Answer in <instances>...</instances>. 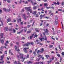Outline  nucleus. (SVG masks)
<instances>
[{
	"mask_svg": "<svg viewBox=\"0 0 64 64\" xmlns=\"http://www.w3.org/2000/svg\"><path fill=\"white\" fill-rule=\"evenodd\" d=\"M41 50H42L40 51V53H42L44 51V48H42L41 49Z\"/></svg>",
	"mask_w": 64,
	"mask_h": 64,
	"instance_id": "obj_16",
	"label": "nucleus"
},
{
	"mask_svg": "<svg viewBox=\"0 0 64 64\" xmlns=\"http://www.w3.org/2000/svg\"><path fill=\"white\" fill-rule=\"evenodd\" d=\"M60 62H61L62 61V58L61 57H60Z\"/></svg>",
	"mask_w": 64,
	"mask_h": 64,
	"instance_id": "obj_50",
	"label": "nucleus"
},
{
	"mask_svg": "<svg viewBox=\"0 0 64 64\" xmlns=\"http://www.w3.org/2000/svg\"><path fill=\"white\" fill-rule=\"evenodd\" d=\"M8 7L9 8H11V5H10L8 6Z\"/></svg>",
	"mask_w": 64,
	"mask_h": 64,
	"instance_id": "obj_52",
	"label": "nucleus"
},
{
	"mask_svg": "<svg viewBox=\"0 0 64 64\" xmlns=\"http://www.w3.org/2000/svg\"><path fill=\"white\" fill-rule=\"evenodd\" d=\"M45 56L46 57L47 59H48V57H50V56H49V55H46Z\"/></svg>",
	"mask_w": 64,
	"mask_h": 64,
	"instance_id": "obj_21",
	"label": "nucleus"
},
{
	"mask_svg": "<svg viewBox=\"0 0 64 64\" xmlns=\"http://www.w3.org/2000/svg\"><path fill=\"white\" fill-rule=\"evenodd\" d=\"M29 49V48H24V52H25L26 53H28V51H27V50L26 49Z\"/></svg>",
	"mask_w": 64,
	"mask_h": 64,
	"instance_id": "obj_5",
	"label": "nucleus"
},
{
	"mask_svg": "<svg viewBox=\"0 0 64 64\" xmlns=\"http://www.w3.org/2000/svg\"><path fill=\"white\" fill-rule=\"evenodd\" d=\"M29 43V45L30 44L31 45H33V44H34V42H30Z\"/></svg>",
	"mask_w": 64,
	"mask_h": 64,
	"instance_id": "obj_24",
	"label": "nucleus"
},
{
	"mask_svg": "<svg viewBox=\"0 0 64 64\" xmlns=\"http://www.w3.org/2000/svg\"><path fill=\"white\" fill-rule=\"evenodd\" d=\"M28 11H29L30 13H32V10H31V9H30Z\"/></svg>",
	"mask_w": 64,
	"mask_h": 64,
	"instance_id": "obj_22",
	"label": "nucleus"
},
{
	"mask_svg": "<svg viewBox=\"0 0 64 64\" xmlns=\"http://www.w3.org/2000/svg\"><path fill=\"white\" fill-rule=\"evenodd\" d=\"M39 39L40 40H41L40 41L42 42V38H39Z\"/></svg>",
	"mask_w": 64,
	"mask_h": 64,
	"instance_id": "obj_29",
	"label": "nucleus"
},
{
	"mask_svg": "<svg viewBox=\"0 0 64 64\" xmlns=\"http://www.w3.org/2000/svg\"><path fill=\"white\" fill-rule=\"evenodd\" d=\"M38 57H40V58H41L42 57V56L41 55H39L38 56Z\"/></svg>",
	"mask_w": 64,
	"mask_h": 64,
	"instance_id": "obj_31",
	"label": "nucleus"
},
{
	"mask_svg": "<svg viewBox=\"0 0 64 64\" xmlns=\"http://www.w3.org/2000/svg\"><path fill=\"white\" fill-rule=\"evenodd\" d=\"M35 30L36 32H39L40 31L38 28H36L35 29Z\"/></svg>",
	"mask_w": 64,
	"mask_h": 64,
	"instance_id": "obj_10",
	"label": "nucleus"
},
{
	"mask_svg": "<svg viewBox=\"0 0 64 64\" xmlns=\"http://www.w3.org/2000/svg\"><path fill=\"white\" fill-rule=\"evenodd\" d=\"M17 48V47L16 46H15V49L16 50Z\"/></svg>",
	"mask_w": 64,
	"mask_h": 64,
	"instance_id": "obj_41",
	"label": "nucleus"
},
{
	"mask_svg": "<svg viewBox=\"0 0 64 64\" xmlns=\"http://www.w3.org/2000/svg\"><path fill=\"white\" fill-rule=\"evenodd\" d=\"M13 31L14 33H15V32H16V31L15 30V29H13Z\"/></svg>",
	"mask_w": 64,
	"mask_h": 64,
	"instance_id": "obj_45",
	"label": "nucleus"
},
{
	"mask_svg": "<svg viewBox=\"0 0 64 64\" xmlns=\"http://www.w3.org/2000/svg\"><path fill=\"white\" fill-rule=\"evenodd\" d=\"M37 6H34L33 7V9L34 10H36V9Z\"/></svg>",
	"mask_w": 64,
	"mask_h": 64,
	"instance_id": "obj_11",
	"label": "nucleus"
},
{
	"mask_svg": "<svg viewBox=\"0 0 64 64\" xmlns=\"http://www.w3.org/2000/svg\"><path fill=\"white\" fill-rule=\"evenodd\" d=\"M36 42L38 43L37 44H40V42H39V40H36Z\"/></svg>",
	"mask_w": 64,
	"mask_h": 64,
	"instance_id": "obj_17",
	"label": "nucleus"
},
{
	"mask_svg": "<svg viewBox=\"0 0 64 64\" xmlns=\"http://www.w3.org/2000/svg\"><path fill=\"white\" fill-rule=\"evenodd\" d=\"M46 31H45L46 33H48V30H47V28H46Z\"/></svg>",
	"mask_w": 64,
	"mask_h": 64,
	"instance_id": "obj_34",
	"label": "nucleus"
},
{
	"mask_svg": "<svg viewBox=\"0 0 64 64\" xmlns=\"http://www.w3.org/2000/svg\"><path fill=\"white\" fill-rule=\"evenodd\" d=\"M53 47V46L52 45H50V48H52Z\"/></svg>",
	"mask_w": 64,
	"mask_h": 64,
	"instance_id": "obj_37",
	"label": "nucleus"
},
{
	"mask_svg": "<svg viewBox=\"0 0 64 64\" xmlns=\"http://www.w3.org/2000/svg\"><path fill=\"white\" fill-rule=\"evenodd\" d=\"M2 10H1L0 9V14H1L2 13Z\"/></svg>",
	"mask_w": 64,
	"mask_h": 64,
	"instance_id": "obj_46",
	"label": "nucleus"
},
{
	"mask_svg": "<svg viewBox=\"0 0 64 64\" xmlns=\"http://www.w3.org/2000/svg\"><path fill=\"white\" fill-rule=\"evenodd\" d=\"M45 16V14H44L43 15L41 14L40 16V19H42V18H43V17H44Z\"/></svg>",
	"mask_w": 64,
	"mask_h": 64,
	"instance_id": "obj_4",
	"label": "nucleus"
},
{
	"mask_svg": "<svg viewBox=\"0 0 64 64\" xmlns=\"http://www.w3.org/2000/svg\"><path fill=\"white\" fill-rule=\"evenodd\" d=\"M24 3L26 4H28V2H24Z\"/></svg>",
	"mask_w": 64,
	"mask_h": 64,
	"instance_id": "obj_54",
	"label": "nucleus"
},
{
	"mask_svg": "<svg viewBox=\"0 0 64 64\" xmlns=\"http://www.w3.org/2000/svg\"><path fill=\"white\" fill-rule=\"evenodd\" d=\"M30 27H31V25H27V28H29Z\"/></svg>",
	"mask_w": 64,
	"mask_h": 64,
	"instance_id": "obj_30",
	"label": "nucleus"
},
{
	"mask_svg": "<svg viewBox=\"0 0 64 64\" xmlns=\"http://www.w3.org/2000/svg\"><path fill=\"white\" fill-rule=\"evenodd\" d=\"M38 37V35L35 34L34 36V38H35V37Z\"/></svg>",
	"mask_w": 64,
	"mask_h": 64,
	"instance_id": "obj_26",
	"label": "nucleus"
},
{
	"mask_svg": "<svg viewBox=\"0 0 64 64\" xmlns=\"http://www.w3.org/2000/svg\"><path fill=\"white\" fill-rule=\"evenodd\" d=\"M44 18H46V19H49V17L47 16L44 17Z\"/></svg>",
	"mask_w": 64,
	"mask_h": 64,
	"instance_id": "obj_44",
	"label": "nucleus"
},
{
	"mask_svg": "<svg viewBox=\"0 0 64 64\" xmlns=\"http://www.w3.org/2000/svg\"><path fill=\"white\" fill-rule=\"evenodd\" d=\"M21 12H24V9H22V10L21 11Z\"/></svg>",
	"mask_w": 64,
	"mask_h": 64,
	"instance_id": "obj_63",
	"label": "nucleus"
},
{
	"mask_svg": "<svg viewBox=\"0 0 64 64\" xmlns=\"http://www.w3.org/2000/svg\"><path fill=\"white\" fill-rule=\"evenodd\" d=\"M40 64H44L43 63V62H40Z\"/></svg>",
	"mask_w": 64,
	"mask_h": 64,
	"instance_id": "obj_38",
	"label": "nucleus"
},
{
	"mask_svg": "<svg viewBox=\"0 0 64 64\" xmlns=\"http://www.w3.org/2000/svg\"><path fill=\"white\" fill-rule=\"evenodd\" d=\"M4 11H5V12L7 11V10H6V8H4Z\"/></svg>",
	"mask_w": 64,
	"mask_h": 64,
	"instance_id": "obj_58",
	"label": "nucleus"
},
{
	"mask_svg": "<svg viewBox=\"0 0 64 64\" xmlns=\"http://www.w3.org/2000/svg\"><path fill=\"white\" fill-rule=\"evenodd\" d=\"M44 6H47V3L44 4Z\"/></svg>",
	"mask_w": 64,
	"mask_h": 64,
	"instance_id": "obj_42",
	"label": "nucleus"
},
{
	"mask_svg": "<svg viewBox=\"0 0 64 64\" xmlns=\"http://www.w3.org/2000/svg\"><path fill=\"white\" fill-rule=\"evenodd\" d=\"M31 30H28L27 32V33H28V34H29V33H31Z\"/></svg>",
	"mask_w": 64,
	"mask_h": 64,
	"instance_id": "obj_27",
	"label": "nucleus"
},
{
	"mask_svg": "<svg viewBox=\"0 0 64 64\" xmlns=\"http://www.w3.org/2000/svg\"><path fill=\"white\" fill-rule=\"evenodd\" d=\"M23 22H20V24H21V25H23Z\"/></svg>",
	"mask_w": 64,
	"mask_h": 64,
	"instance_id": "obj_43",
	"label": "nucleus"
},
{
	"mask_svg": "<svg viewBox=\"0 0 64 64\" xmlns=\"http://www.w3.org/2000/svg\"><path fill=\"white\" fill-rule=\"evenodd\" d=\"M62 56H63L64 55V52H62Z\"/></svg>",
	"mask_w": 64,
	"mask_h": 64,
	"instance_id": "obj_59",
	"label": "nucleus"
},
{
	"mask_svg": "<svg viewBox=\"0 0 64 64\" xmlns=\"http://www.w3.org/2000/svg\"><path fill=\"white\" fill-rule=\"evenodd\" d=\"M5 30L6 31H8V28L6 27L5 28Z\"/></svg>",
	"mask_w": 64,
	"mask_h": 64,
	"instance_id": "obj_25",
	"label": "nucleus"
},
{
	"mask_svg": "<svg viewBox=\"0 0 64 64\" xmlns=\"http://www.w3.org/2000/svg\"><path fill=\"white\" fill-rule=\"evenodd\" d=\"M16 44H17V45H19V43L18 42H16Z\"/></svg>",
	"mask_w": 64,
	"mask_h": 64,
	"instance_id": "obj_56",
	"label": "nucleus"
},
{
	"mask_svg": "<svg viewBox=\"0 0 64 64\" xmlns=\"http://www.w3.org/2000/svg\"><path fill=\"white\" fill-rule=\"evenodd\" d=\"M17 21L18 23H19L20 22H21V18H20L19 19L18 18L17 19Z\"/></svg>",
	"mask_w": 64,
	"mask_h": 64,
	"instance_id": "obj_6",
	"label": "nucleus"
},
{
	"mask_svg": "<svg viewBox=\"0 0 64 64\" xmlns=\"http://www.w3.org/2000/svg\"><path fill=\"white\" fill-rule=\"evenodd\" d=\"M29 42H28L26 44H24L23 45V46H29Z\"/></svg>",
	"mask_w": 64,
	"mask_h": 64,
	"instance_id": "obj_3",
	"label": "nucleus"
},
{
	"mask_svg": "<svg viewBox=\"0 0 64 64\" xmlns=\"http://www.w3.org/2000/svg\"><path fill=\"white\" fill-rule=\"evenodd\" d=\"M6 11H7L8 12H9V11H10V9H8L6 10Z\"/></svg>",
	"mask_w": 64,
	"mask_h": 64,
	"instance_id": "obj_40",
	"label": "nucleus"
},
{
	"mask_svg": "<svg viewBox=\"0 0 64 64\" xmlns=\"http://www.w3.org/2000/svg\"><path fill=\"white\" fill-rule=\"evenodd\" d=\"M29 54H28L26 56V57L27 58H29Z\"/></svg>",
	"mask_w": 64,
	"mask_h": 64,
	"instance_id": "obj_35",
	"label": "nucleus"
},
{
	"mask_svg": "<svg viewBox=\"0 0 64 64\" xmlns=\"http://www.w3.org/2000/svg\"><path fill=\"white\" fill-rule=\"evenodd\" d=\"M51 8L50 7H48V6H46V8L47 9H49V8Z\"/></svg>",
	"mask_w": 64,
	"mask_h": 64,
	"instance_id": "obj_39",
	"label": "nucleus"
},
{
	"mask_svg": "<svg viewBox=\"0 0 64 64\" xmlns=\"http://www.w3.org/2000/svg\"><path fill=\"white\" fill-rule=\"evenodd\" d=\"M55 21H58V17L57 16H56L55 18Z\"/></svg>",
	"mask_w": 64,
	"mask_h": 64,
	"instance_id": "obj_18",
	"label": "nucleus"
},
{
	"mask_svg": "<svg viewBox=\"0 0 64 64\" xmlns=\"http://www.w3.org/2000/svg\"><path fill=\"white\" fill-rule=\"evenodd\" d=\"M34 55H36V52H33Z\"/></svg>",
	"mask_w": 64,
	"mask_h": 64,
	"instance_id": "obj_61",
	"label": "nucleus"
},
{
	"mask_svg": "<svg viewBox=\"0 0 64 64\" xmlns=\"http://www.w3.org/2000/svg\"><path fill=\"white\" fill-rule=\"evenodd\" d=\"M24 31L25 32H26L27 30V28L25 27H24Z\"/></svg>",
	"mask_w": 64,
	"mask_h": 64,
	"instance_id": "obj_12",
	"label": "nucleus"
},
{
	"mask_svg": "<svg viewBox=\"0 0 64 64\" xmlns=\"http://www.w3.org/2000/svg\"><path fill=\"white\" fill-rule=\"evenodd\" d=\"M39 63H40V62H36V64H39Z\"/></svg>",
	"mask_w": 64,
	"mask_h": 64,
	"instance_id": "obj_64",
	"label": "nucleus"
},
{
	"mask_svg": "<svg viewBox=\"0 0 64 64\" xmlns=\"http://www.w3.org/2000/svg\"><path fill=\"white\" fill-rule=\"evenodd\" d=\"M54 25H57V24H58V21L56 20V21L55 20V21L54 22Z\"/></svg>",
	"mask_w": 64,
	"mask_h": 64,
	"instance_id": "obj_8",
	"label": "nucleus"
},
{
	"mask_svg": "<svg viewBox=\"0 0 64 64\" xmlns=\"http://www.w3.org/2000/svg\"><path fill=\"white\" fill-rule=\"evenodd\" d=\"M4 45L5 46H8V45H7V44H6V43H5Z\"/></svg>",
	"mask_w": 64,
	"mask_h": 64,
	"instance_id": "obj_57",
	"label": "nucleus"
},
{
	"mask_svg": "<svg viewBox=\"0 0 64 64\" xmlns=\"http://www.w3.org/2000/svg\"><path fill=\"white\" fill-rule=\"evenodd\" d=\"M36 13H37V12L36 11H34L33 13H32V14H34L35 15L36 14Z\"/></svg>",
	"mask_w": 64,
	"mask_h": 64,
	"instance_id": "obj_13",
	"label": "nucleus"
},
{
	"mask_svg": "<svg viewBox=\"0 0 64 64\" xmlns=\"http://www.w3.org/2000/svg\"><path fill=\"white\" fill-rule=\"evenodd\" d=\"M28 64H33V62H32L31 61H30L28 62Z\"/></svg>",
	"mask_w": 64,
	"mask_h": 64,
	"instance_id": "obj_15",
	"label": "nucleus"
},
{
	"mask_svg": "<svg viewBox=\"0 0 64 64\" xmlns=\"http://www.w3.org/2000/svg\"><path fill=\"white\" fill-rule=\"evenodd\" d=\"M54 4L55 5H57V4L56 3V2H53Z\"/></svg>",
	"mask_w": 64,
	"mask_h": 64,
	"instance_id": "obj_60",
	"label": "nucleus"
},
{
	"mask_svg": "<svg viewBox=\"0 0 64 64\" xmlns=\"http://www.w3.org/2000/svg\"><path fill=\"white\" fill-rule=\"evenodd\" d=\"M60 30H58L57 31V33H60Z\"/></svg>",
	"mask_w": 64,
	"mask_h": 64,
	"instance_id": "obj_55",
	"label": "nucleus"
},
{
	"mask_svg": "<svg viewBox=\"0 0 64 64\" xmlns=\"http://www.w3.org/2000/svg\"><path fill=\"white\" fill-rule=\"evenodd\" d=\"M4 57V56L2 55L1 56V59H0V61H1V60H2V61L4 62L3 60V58Z\"/></svg>",
	"mask_w": 64,
	"mask_h": 64,
	"instance_id": "obj_7",
	"label": "nucleus"
},
{
	"mask_svg": "<svg viewBox=\"0 0 64 64\" xmlns=\"http://www.w3.org/2000/svg\"><path fill=\"white\" fill-rule=\"evenodd\" d=\"M33 58H34V57H32L31 58H30L31 60H33Z\"/></svg>",
	"mask_w": 64,
	"mask_h": 64,
	"instance_id": "obj_53",
	"label": "nucleus"
},
{
	"mask_svg": "<svg viewBox=\"0 0 64 64\" xmlns=\"http://www.w3.org/2000/svg\"><path fill=\"white\" fill-rule=\"evenodd\" d=\"M4 54H7V50L5 51V52H4Z\"/></svg>",
	"mask_w": 64,
	"mask_h": 64,
	"instance_id": "obj_36",
	"label": "nucleus"
},
{
	"mask_svg": "<svg viewBox=\"0 0 64 64\" xmlns=\"http://www.w3.org/2000/svg\"><path fill=\"white\" fill-rule=\"evenodd\" d=\"M38 17V14H36V17Z\"/></svg>",
	"mask_w": 64,
	"mask_h": 64,
	"instance_id": "obj_62",
	"label": "nucleus"
},
{
	"mask_svg": "<svg viewBox=\"0 0 64 64\" xmlns=\"http://www.w3.org/2000/svg\"><path fill=\"white\" fill-rule=\"evenodd\" d=\"M7 2L8 3H10V0H7Z\"/></svg>",
	"mask_w": 64,
	"mask_h": 64,
	"instance_id": "obj_51",
	"label": "nucleus"
},
{
	"mask_svg": "<svg viewBox=\"0 0 64 64\" xmlns=\"http://www.w3.org/2000/svg\"><path fill=\"white\" fill-rule=\"evenodd\" d=\"M56 55L58 56V57H60V55L59 54H57Z\"/></svg>",
	"mask_w": 64,
	"mask_h": 64,
	"instance_id": "obj_47",
	"label": "nucleus"
},
{
	"mask_svg": "<svg viewBox=\"0 0 64 64\" xmlns=\"http://www.w3.org/2000/svg\"><path fill=\"white\" fill-rule=\"evenodd\" d=\"M1 36V38H3V34L2 33Z\"/></svg>",
	"mask_w": 64,
	"mask_h": 64,
	"instance_id": "obj_32",
	"label": "nucleus"
},
{
	"mask_svg": "<svg viewBox=\"0 0 64 64\" xmlns=\"http://www.w3.org/2000/svg\"><path fill=\"white\" fill-rule=\"evenodd\" d=\"M57 5H60V2H58V1H57Z\"/></svg>",
	"mask_w": 64,
	"mask_h": 64,
	"instance_id": "obj_33",
	"label": "nucleus"
},
{
	"mask_svg": "<svg viewBox=\"0 0 64 64\" xmlns=\"http://www.w3.org/2000/svg\"><path fill=\"white\" fill-rule=\"evenodd\" d=\"M34 34H32L31 35V36H30V39H32V38H33V36H34Z\"/></svg>",
	"mask_w": 64,
	"mask_h": 64,
	"instance_id": "obj_9",
	"label": "nucleus"
},
{
	"mask_svg": "<svg viewBox=\"0 0 64 64\" xmlns=\"http://www.w3.org/2000/svg\"><path fill=\"white\" fill-rule=\"evenodd\" d=\"M19 56H20V58L21 59H22L23 58V55L22 54H20V55Z\"/></svg>",
	"mask_w": 64,
	"mask_h": 64,
	"instance_id": "obj_2",
	"label": "nucleus"
},
{
	"mask_svg": "<svg viewBox=\"0 0 64 64\" xmlns=\"http://www.w3.org/2000/svg\"><path fill=\"white\" fill-rule=\"evenodd\" d=\"M25 16V14H24L23 15V17H24V20H26V17Z\"/></svg>",
	"mask_w": 64,
	"mask_h": 64,
	"instance_id": "obj_20",
	"label": "nucleus"
},
{
	"mask_svg": "<svg viewBox=\"0 0 64 64\" xmlns=\"http://www.w3.org/2000/svg\"><path fill=\"white\" fill-rule=\"evenodd\" d=\"M58 11H62V9H59L58 10Z\"/></svg>",
	"mask_w": 64,
	"mask_h": 64,
	"instance_id": "obj_49",
	"label": "nucleus"
},
{
	"mask_svg": "<svg viewBox=\"0 0 64 64\" xmlns=\"http://www.w3.org/2000/svg\"><path fill=\"white\" fill-rule=\"evenodd\" d=\"M40 52V51L39 50H38L37 52V53L38 54V53H39Z\"/></svg>",
	"mask_w": 64,
	"mask_h": 64,
	"instance_id": "obj_48",
	"label": "nucleus"
},
{
	"mask_svg": "<svg viewBox=\"0 0 64 64\" xmlns=\"http://www.w3.org/2000/svg\"><path fill=\"white\" fill-rule=\"evenodd\" d=\"M3 46H1L0 47V51H3V50L2 49H3Z\"/></svg>",
	"mask_w": 64,
	"mask_h": 64,
	"instance_id": "obj_19",
	"label": "nucleus"
},
{
	"mask_svg": "<svg viewBox=\"0 0 64 64\" xmlns=\"http://www.w3.org/2000/svg\"><path fill=\"white\" fill-rule=\"evenodd\" d=\"M31 7H26L25 8V9L27 11H29L31 9Z\"/></svg>",
	"mask_w": 64,
	"mask_h": 64,
	"instance_id": "obj_1",
	"label": "nucleus"
},
{
	"mask_svg": "<svg viewBox=\"0 0 64 64\" xmlns=\"http://www.w3.org/2000/svg\"><path fill=\"white\" fill-rule=\"evenodd\" d=\"M16 57L18 58V60H20V57L18 55H17Z\"/></svg>",
	"mask_w": 64,
	"mask_h": 64,
	"instance_id": "obj_28",
	"label": "nucleus"
},
{
	"mask_svg": "<svg viewBox=\"0 0 64 64\" xmlns=\"http://www.w3.org/2000/svg\"><path fill=\"white\" fill-rule=\"evenodd\" d=\"M10 21L11 19H10V18H8L7 20V23H8V22H10Z\"/></svg>",
	"mask_w": 64,
	"mask_h": 64,
	"instance_id": "obj_14",
	"label": "nucleus"
},
{
	"mask_svg": "<svg viewBox=\"0 0 64 64\" xmlns=\"http://www.w3.org/2000/svg\"><path fill=\"white\" fill-rule=\"evenodd\" d=\"M1 43L2 44H3L4 43V40H1Z\"/></svg>",
	"mask_w": 64,
	"mask_h": 64,
	"instance_id": "obj_23",
	"label": "nucleus"
}]
</instances>
